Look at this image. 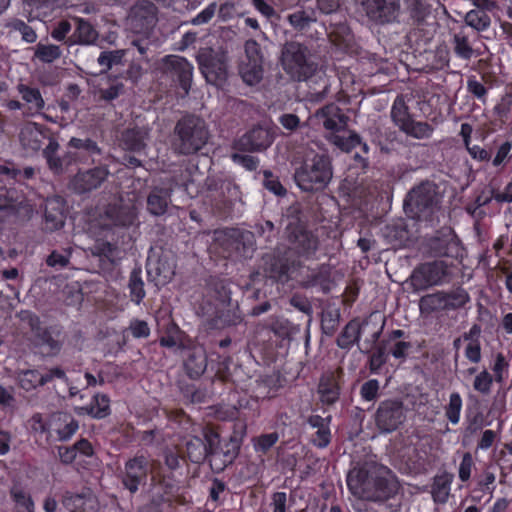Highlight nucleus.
Listing matches in <instances>:
<instances>
[{"label":"nucleus","instance_id":"obj_1","mask_svg":"<svg viewBox=\"0 0 512 512\" xmlns=\"http://www.w3.org/2000/svg\"><path fill=\"white\" fill-rule=\"evenodd\" d=\"M107 221L102 230V237L96 239L91 247L93 255L114 263L119 248L130 246L135 241L138 229V213L134 205L124 203L122 199L110 203L104 211Z\"/></svg>","mask_w":512,"mask_h":512},{"label":"nucleus","instance_id":"obj_2","mask_svg":"<svg viewBox=\"0 0 512 512\" xmlns=\"http://www.w3.org/2000/svg\"><path fill=\"white\" fill-rule=\"evenodd\" d=\"M263 269L269 278L281 284L295 281L304 288L319 287L324 293L330 291L331 273L327 265L310 268L290 252L266 254L263 257Z\"/></svg>","mask_w":512,"mask_h":512},{"label":"nucleus","instance_id":"obj_3","mask_svg":"<svg viewBox=\"0 0 512 512\" xmlns=\"http://www.w3.org/2000/svg\"><path fill=\"white\" fill-rule=\"evenodd\" d=\"M209 130L205 121L192 114L182 116L171 134V149L176 155L197 154L207 144Z\"/></svg>","mask_w":512,"mask_h":512},{"label":"nucleus","instance_id":"obj_4","mask_svg":"<svg viewBox=\"0 0 512 512\" xmlns=\"http://www.w3.org/2000/svg\"><path fill=\"white\" fill-rule=\"evenodd\" d=\"M352 494L373 501H385L393 497L399 488L398 482L364 468L351 470L346 479Z\"/></svg>","mask_w":512,"mask_h":512},{"label":"nucleus","instance_id":"obj_5","mask_svg":"<svg viewBox=\"0 0 512 512\" xmlns=\"http://www.w3.org/2000/svg\"><path fill=\"white\" fill-rule=\"evenodd\" d=\"M209 250L224 259H251L256 250L255 237L240 228L216 229Z\"/></svg>","mask_w":512,"mask_h":512},{"label":"nucleus","instance_id":"obj_6","mask_svg":"<svg viewBox=\"0 0 512 512\" xmlns=\"http://www.w3.org/2000/svg\"><path fill=\"white\" fill-rule=\"evenodd\" d=\"M20 318L31 331V344L44 356H57L67 339L64 327L59 324L43 325L40 317L31 311H21Z\"/></svg>","mask_w":512,"mask_h":512},{"label":"nucleus","instance_id":"obj_7","mask_svg":"<svg viewBox=\"0 0 512 512\" xmlns=\"http://www.w3.org/2000/svg\"><path fill=\"white\" fill-rule=\"evenodd\" d=\"M292 324L284 318H270L259 325L256 331V344L268 361H275L279 349L287 346L291 339Z\"/></svg>","mask_w":512,"mask_h":512},{"label":"nucleus","instance_id":"obj_8","mask_svg":"<svg viewBox=\"0 0 512 512\" xmlns=\"http://www.w3.org/2000/svg\"><path fill=\"white\" fill-rule=\"evenodd\" d=\"M332 178V167L329 157L316 154L305 160L296 169L294 179L297 186L306 192L324 189Z\"/></svg>","mask_w":512,"mask_h":512},{"label":"nucleus","instance_id":"obj_9","mask_svg":"<svg viewBox=\"0 0 512 512\" xmlns=\"http://www.w3.org/2000/svg\"><path fill=\"white\" fill-rule=\"evenodd\" d=\"M437 186L423 181L412 188L404 199V210L413 219L428 220L439 205Z\"/></svg>","mask_w":512,"mask_h":512},{"label":"nucleus","instance_id":"obj_10","mask_svg":"<svg viewBox=\"0 0 512 512\" xmlns=\"http://www.w3.org/2000/svg\"><path fill=\"white\" fill-rule=\"evenodd\" d=\"M287 239L290 243V249L284 252H290L293 257L311 260L316 258L319 249V238L299 219L289 222L286 227Z\"/></svg>","mask_w":512,"mask_h":512},{"label":"nucleus","instance_id":"obj_11","mask_svg":"<svg viewBox=\"0 0 512 512\" xmlns=\"http://www.w3.org/2000/svg\"><path fill=\"white\" fill-rule=\"evenodd\" d=\"M281 63L285 72L296 81L305 79L318 65L308 58L307 47L298 42H289L284 46Z\"/></svg>","mask_w":512,"mask_h":512},{"label":"nucleus","instance_id":"obj_12","mask_svg":"<svg viewBox=\"0 0 512 512\" xmlns=\"http://www.w3.org/2000/svg\"><path fill=\"white\" fill-rule=\"evenodd\" d=\"M210 448L207 461L214 473H221L239 454L240 442L235 437L222 439L218 434L209 435Z\"/></svg>","mask_w":512,"mask_h":512},{"label":"nucleus","instance_id":"obj_13","mask_svg":"<svg viewBox=\"0 0 512 512\" xmlns=\"http://www.w3.org/2000/svg\"><path fill=\"white\" fill-rule=\"evenodd\" d=\"M390 114L394 125L407 136L425 139L429 138L434 131L433 127L427 122L415 121L412 118L409 107L400 96H397L394 100Z\"/></svg>","mask_w":512,"mask_h":512},{"label":"nucleus","instance_id":"obj_14","mask_svg":"<svg viewBox=\"0 0 512 512\" xmlns=\"http://www.w3.org/2000/svg\"><path fill=\"white\" fill-rule=\"evenodd\" d=\"M333 143L340 148L342 151L351 152L355 148H360V152H356L353 157V163L349 165L348 168V176L349 177L356 175V180L359 178L361 174H365L369 167V146L366 142L362 141V138L355 131H350L347 137L341 135H335L333 138Z\"/></svg>","mask_w":512,"mask_h":512},{"label":"nucleus","instance_id":"obj_15","mask_svg":"<svg viewBox=\"0 0 512 512\" xmlns=\"http://www.w3.org/2000/svg\"><path fill=\"white\" fill-rule=\"evenodd\" d=\"M428 252L433 257L459 259L463 257L464 248L461 240L451 227H443L428 239Z\"/></svg>","mask_w":512,"mask_h":512},{"label":"nucleus","instance_id":"obj_16","mask_svg":"<svg viewBox=\"0 0 512 512\" xmlns=\"http://www.w3.org/2000/svg\"><path fill=\"white\" fill-rule=\"evenodd\" d=\"M406 419V409L400 399H385L378 404L374 414L377 428L383 433L396 431Z\"/></svg>","mask_w":512,"mask_h":512},{"label":"nucleus","instance_id":"obj_17","mask_svg":"<svg viewBox=\"0 0 512 512\" xmlns=\"http://www.w3.org/2000/svg\"><path fill=\"white\" fill-rule=\"evenodd\" d=\"M199 68L207 82L215 86H223L228 78V63L224 54L212 50L200 53L197 57Z\"/></svg>","mask_w":512,"mask_h":512},{"label":"nucleus","instance_id":"obj_18","mask_svg":"<svg viewBox=\"0 0 512 512\" xmlns=\"http://www.w3.org/2000/svg\"><path fill=\"white\" fill-rule=\"evenodd\" d=\"M246 60L240 66V74L248 85L259 83L263 77V55L257 41L250 39L245 42Z\"/></svg>","mask_w":512,"mask_h":512},{"label":"nucleus","instance_id":"obj_19","mask_svg":"<svg viewBox=\"0 0 512 512\" xmlns=\"http://www.w3.org/2000/svg\"><path fill=\"white\" fill-rule=\"evenodd\" d=\"M149 460L144 455H135L128 459L124 465L121 482L131 494L136 493L141 486L147 483Z\"/></svg>","mask_w":512,"mask_h":512},{"label":"nucleus","instance_id":"obj_20","mask_svg":"<svg viewBox=\"0 0 512 512\" xmlns=\"http://www.w3.org/2000/svg\"><path fill=\"white\" fill-rule=\"evenodd\" d=\"M163 69L187 95L191 89L193 65L184 57L167 55L163 58Z\"/></svg>","mask_w":512,"mask_h":512},{"label":"nucleus","instance_id":"obj_21","mask_svg":"<svg viewBox=\"0 0 512 512\" xmlns=\"http://www.w3.org/2000/svg\"><path fill=\"white\" fill-rule=\"evenodd\" d=\"M25 199L15 189L0 188V222H16L28 211Z\"/></svg>","mask_w":512,"mask_h":512},{"label":"nucleus","instance_id":"obj_22","mask_svg":"<svg viewBox=\"0 0 512 512\" xmlns=\"http://www.w3.org/2000/svg\"><path fill=\"white\" fill-rule=\"evenodd\" d=\"M273 141L274 136L270 129L256 125L235 141L234 148L242 152H261L266 150Z\"/></svg>","mask_w":512,"mask_h":512},{"label":"nucleus","instance_id":"obj_23","mask_svg":"<svg viewBox=\"0 0 512 512\" xmlns=\"http://www.w3.org/2000/svg\"><path fill=\"white\" fill-rule=\"evenodd\" d=\"M367 17L377 24L395 22L399 16V0H363Z\"/></svg>","mask_w":512,"mask_h":512},{"label":"nucleus","instance_id":"obj_24","mask_svg":"<svg viewBox=\"0 0 512 512\" xmlns=\"http://www.w3.org/2000/svg\"><path fill=\"white\" fill-rule=\"evenodd\" d=\"M307 85L305 100L312 104L322 102L329 94L331 82L326 72L317 65L315 71L308 73L305 79H302Z\"/></svg>","mask_w":512,"mask_h":512},{"label":"nucleus","instance_id":"obj_25","mask_svg":"<svg viewBox=\"0 0 512 512\" xmlns=\"http://www.w3.org/2000/svg\"><path fill=\"white\" fill-rule=\"evenodd\" d=\"M448 275V265L444 261L426 262L418 266L413 274V280L419 287L438 285Z\"/></svg>","mask_w":512,"mask_h":512},{"label":"nucleus","instance_id":"obj_26","mask_svg":"<svg viewBox=\"0 0 512 512\" xmlns=\"http://www.w3.org/2000/svg\"><path fill=\"white\" fill-rule=\"evenodd\" d=\"M109 171L105 167H94L84 171H78L73 177L71 185L75 192L84 194L97 189L106 180Z\"/></svg>","mask_w":512,"mask_h":512},{"label":"nucleus","instance_id":"obj_27","mask_svg":"<svg viewBox=\"0 0 512 512\" xmlns=\"http://www.w3.org/2000/svg\"><path fill=\"white\" fill-rule=\"evenodd\" d=\"M79 429V422L68 412H56L50 417V430L52 438L58 441H69Z\"/></svg>","mask_w":512,"mask_h":512},{"label":"nucleus","instance_id":"obj_28","mask_svg":"<svg viewBox=\"0 0 512 512\" xmlns=\"http://www.w3.org/2000/svg\"><path fill=\"white\" fill-rule=\"evenodd\" d=\"M436 31L437 23L435 21L419 22V24L412 25L406 35V39L409 46L414 48L415 51L426 52L427 47L435 37Z\"/></svg>","mask_w":512,"mask_h":512},{"label":"nucleus","instance_id":"obj_29","mask_svg":"<svg viewBox=\"0 0 512 512\" xmlns=\"http://www.w3.org/2000/svg\"><path fill=\"white\" fill-rule=\"evenodd\" d=\"M490 163L498 171H504L512 166V140L502 135H496L491 141Z\"/></svg>","mask_w":512,"mask_h":512},{"label":"nucleus","instance_id":"obj_30","mask_svg":"<svg viewBox=\"0 0 512 512\" xmlns=\"http://www.w3.org/2000/svg\"><path fill=\"white\" fill-rule=\"evenodd\" d=\"M66 219V202L57 196L47 199L44 210V229L53 232L61 229Z\"/></svg>","mask_w":512,"mask_h":512},{"label":"nucleus","instance_id":"obj_31","mask_svg":"<svg viewBox=\"0 0 512 512\" xmlns=\"http://www.w3.org/2000/svg\"><path fill=\"white\" fill-rule=\"evenodd\" d=\"M408 337L404 330L394 329L387 332L381 342L389 355L405 361L412 348V343L406 340Z\"/></svg>","mask_w":512,"mask_h":512},{"label":"nucleus","instance_id":"obj_32","mask_svg":"<svg viewBox=\"0 0 512 512\" xmlns=\"http://www.w3.org/2000/svg\"><path fill=\"white\" fill-rule=\"evenodd\" d=\"M314 117L322 123L323 127L332 132H339L347 125L348 117L343 114L342 110L335 103H329L319 108Z\"/></svg>","mask_w":512,"mask_h":512},{"label":"nucleus","instance_id":"obj_33","mask_svg":"<svg viewBox=\"0 0 512 512\" xmlns=\"http://www.w3.org/2000/svg\"><path fill=\"white\" fill-rule=\"evenodd\" d=\"M183 368L190 379H199L207 369V355L203 348L194 347L185 352Z\"/></svg>","mask_w":512,"mask_h":512},{"label":"nucleus","instance_id":"obj_34","mask_svg":"<svg viewBox=\"0 0 512 512\" xmlns=\"http://www.w3.org/2000/svg\"><path fill=\"white\" fill-rule=\"evenodd\" d=\"M382 235L386 242L394 248L404 247L410 240V231L403 220L386 224L382 229Z\"/></svg>","mask_w":512,"mask_h":512},{"label":"nucleus","instance_id":"obj_35","mask_svg":"<svg viewBox=\"0 0 512 512\" xmlns=\"http://www.w3.org/2000/svg\"><path fill=\"white\" fill-rule=\"evenodd\" d=\"M340 384L333 374L324 375L320 378L318 394L324 405L335 404L340 397Z\"/></svg>","mask_w":512,"mask_h":512},{"label":"nucleus","instance_id":"obj_36","mask_svg":"<svg viewBox=\"0 0 512 512\" xmlns=\"http://www.w3.org/2000/svg\"><path fill=\"white\" fill-rule=\"evenodd\" d=\"M453 475L447 472L436 475L431 485V495L437 504H445L448 501Z\"/></svg>","mask_w":512,"mask_h":512},{"label":"nucleus","instance_id":"obj_37","mask_svg":"<svg viewBox=\"0 0 512 512\" xmlns=\"http://www.w3.org/2000/svg\"><path fill=\"white\" fill-rule=\"evenodd\" d=\"M16 88L29 111L38 113L44 109L45 101L39 88L23 83H19Z\"/></svg>","mask_w":512,"mask_h":512},{"label":"nucleus","instance_id":"obj_38","mask_svg":"<svg viewBox=\"0 0 512 512\" xmlns=\"http://www.w3.org/2000/svg\"><path fill=\"white\" fill-rule=\"evenodd\" d=\"M209 448V435H205V441L194 437L186 443V457L192 463L201 464L207 460Z\"/></svg>","mask_w":512,"mask_h":512},{"label":"nucleus","instance_id":"obj_39","mask_svg":"<svg viewBox=\"0 0 512 512\" xmlns=\"http://www.w3.org/2000/svg\"><path fill=\"white\" fill-rule=\"evenodd\" d=\"M80 409L92 418L104 419L111 414L110 398L104 393H97L92 397L89 405Z\"/></svg>","mask_w":512,"mask_h":512},{"label":"nucleus","instance_id":"obj_40","mask_svg":"<svg viewBox=\"0 0 512 512\" xmlns=\"http://www.w3.org/2000/svg\"><path fill=\"white\" fill-rule=\"evenodd\" d=\"M76 28L69 38L70 44H91L97 39V31L89 21L75 18Z\"/></svg>","mask_w":512,"mask_h":512},{"label":"nucleus","instance_id":"obj_41","mask_svg":"<svg viewBox=\"0 0 512 512\" xmlns=\"http://www.w3.org/2000/svg\"><path fill=\"white\" fill-rule=\"evenodd\" d=\"M361 337V328L356 320L349 321L336 339L339 348L350 350L355 343H358Z\"/></svg>","mask_w":512,"mask_h":512},{"label":"nucleus","instance_id":"obj_42","mask_svg":"<svg viewBox=\"0 0 512 512\" xmlns=\"http://www.w3.org/2000/svg\"><path fill=\"white\" fill-rule=\"evenodd\" d=\"M121 143L125 150L140 152L146 146L145 133L138 127L128 128L122 132Z\"/></svg>","mask_w":512,"mask_h":512},{"label":"nucleus","instance_id":"obj_43","mask_svg":"<svg viewBox=\"0 0 512 512\" xmlns=\"http://www.w3.org/2000/svg\"><path fill=\"white\" fill-rule=\"evenodd\" d=\"M169 195L164 189H154L148 195L147 198V209L148 211L156 216H160L166 213L168 208Z\"/></svg>","mask_w":512,"mask_h":512},{"label":"nucleus","instance_id":"obj_44","mask_svg":"<svg viewBox=\"0 0 512 512\" xmlns=\"http://www.w3.org/2000/svg\"><path fill=\"white\" fill-rule=\"evenodd\" d=\"M453 52L456 57L470 60L474 55L470 37L464 29L455 33L452 40Z\"/></svg>","mask_w":512,"mask_h":512},{"label":"nucleus","instance_id":"obj_45","mask_svg":"<svg viewBox=\"0 0 512 512\" xmlns=\"http://www.w3.org/2000/svg\"><path fill=\"white\" fill-rule=\"evenodd\" d=\"M419 309L422 314H431L436 311H446L444 291L427 294L420 298Z\"/></svg>","mask_w":512,"mask_h":512},{"label":"nucleus","instance_id":"obj_46","mask_svg":"<svg viewBox=\"0 0 512 512\" xmlns=\"http://www.w3.org/2000/svg\"><path fill=\"white\" fill-rule=\"evenodd\" d=\"M128 289L131 301L139 305L146 296L141 268H134L130 272Z\"/></svg>","mask_w":512,"mask_h":512},{"label":"nucleus","instance_id":"obj_47","mask_svg":"<svg viewBox=\"0 0 512 512\" xmlns=\"http://www.w3.org/2000/svg\"><path fill=\"white\" fill-rule=\"evenodd\" d=\"M465 23L477 32L486 31L491 25V18L482 8L472 9L465 16Z\"/></svg>","mask_w":512,"mask_h":512},{"label":"nucleus","instance_id":"obj_48","mask_svg":"<svg viewBox=\"0 0 512 512\" xmlns=\"http://www.w3.org/2000/svg\"><path fill=\"white\" fill-rule=\"evenodd\" d=\"M463 400L459 392H452L449 395L448 403L444 406L445 417L452 425L460 422Z\"/></svg>","mask_w":512,"mask_h":512},{"label":"nucleus","instance_id":"obj_49","mask_svg":"<svg viewBox=\"0 0 512 512\" xmlns=\"http://www.w3.org/2000/svg\"><path fill=\"white\" fill-rule=\"evenodd\" d=\"M10 496L17 512H35V504L31 495L22 488L13 487Z\"/></svg>","mask_w":512,"mask_h":512},{"label":"nucleus","instance_id":"obj_50","mask_svg":"<svg viewBox=\"0 0 512 512\" xmlns=\"http://www.w3.org/2000/svg\"><path fill=\"white\" fill-rule=\"evenodd\" d=\"M444 298L446 310L463 308L470 301L468 292L462 287H458L449 292L444 291Z\"/></svg>","mask_w":512,"mask_h":512},{"label":"nucleus","instance_id":"obj_51","mask_svg":"<svg viewBox=\"0 0 512 512\" xmlns=\"http://www.w3.org/2000/svg\"><path fill=\"white\" fill-rule=\"evenodd\" d=\"M408 13L411 25L419 24V22H428L427 17L430 15V6L422 0H412L408 6Z\"/></svg>","mask_w":512,"mask_h":512},{"label":"nucleus","instance_id":"obj_52","mask_svg":"<svg viewBox=\"0 0 512 512\" xmlns=\"http://www.w3.org/2000/svg\"><path fill=\"white\" fill-rule=\"evenodd\" d=\"M6 27L21 34L22 40L26 43H34L37 39L35 30L23 20L13 18L7 22Z\"/></svg>","mask_w":512,"mask_h":512},{"label":"nucleus","instance_id":"obj_53","mask_svg":"<svg viewBox=\"0 0 512 512\" xmlns=\"http://www.w3.org/2000/svg\"><path fill=\"white\" fill-rule=\"evenodd\" d=\"M41 371L37 369H28L19 375V386L25 391H31L42 386Z\"/></svg>","mask_w":512,"mask_h":512},{"label":"nucleus","instance_id":"obj_54","mask_svg":"<svg viewBox=\"0 0 512 512\" xmlns=\"http://www.w3.org/2000/svg\"><path fill=\"white\" fill-rule=\"evenodd\" d=\"M389 354L385 345L380 341L376 349L369 357V370L373 374L379 373L380 369L387 363Z\"/></svg>","mask_w":512,"mask_h":512},{"label":"nucleus","instance_id":"obj_55","mask_svg":"<svg viewBox=\"0 0 512 512\" xmlns=\"http://www.w3.org/2000/svg\"><path fill=\"white\" fill-rule=\"evenodd\" d=\"M62 504L70 512H86V497L82 494L66 492Z\"/></svg>","mask_w":512,"mask_h":512},{"label":"nucleus","instance_id":"obj_56","mask_svg":"<svg viewBox=\"0 0 512 512\" xmlns=\"http://www.w3.org/2000/svg\"><path fill=\"white\" fill-rule=\"evenodd\" d=\"M449 51L446 48H438L432 56L431 63L427 64L424 70L431 73L449 67Z\"/></svg>","mask_w":512,"mask_h":512},{"label":"nucleus","instance_id":"obj_57","mask_svg":"<svg viewBox=\"0 0 512 512\" xmlns=\"http://www.w3.org/2000/svg\"><path fill=\"white\" fill-rule=\"evenodd\" d=\"M279 440L277 432L261 434L253 439L254 450L266 454Z\"/></svg>","mask_w":512,"mask_h":512},{"label":"nucleus","instance_id":"obj_58","mask_svg":"<svg viewBox=\"0 0 512 512\" xmlns=\"http://www.w3.org/2000/svg\"><path fill=\"white\" fill-rule=\"evenodd\" d=\"M42 386L55 381L67 382L66 371L61 366L44 367L41 370Z\"/></svg>","mask_w":512,"mask_h":512},{"label":"nucleus","instance_id":"obj_59","mask_svg":"<svg viewBox=\"0 0 512 512\" xmlns=\"http://www.w3.org/2000/svg\"><path fill=\"white\" fill-rule=\"evenodd\" d=\"M293 503L294 499L292 496L288 498L286 492L277 491L271 494L269 505L272 512H288Z\"/></svg>","mask_w":512,"mask_h":512},{"label":"nucleus","instance_id":"obj_60","mask_svg":"<svg viewBox=\"0 0 512 512\" xmlns=\"http://www.w3.org/2000/svg\"><path fill=\"white\" fill-rule=\"evenodd\" d=\"M68 146L73 149L83 150L89 155H99L101 153L97 142L91 138L81 139L72 137L68 142Z\"/></svg>","mask_w":512,"mask_h":512},{"label":"nucleus","instance_id":"obj_61","mask_svg":"<svg viewBox=\"0 0 512 512\" xmlns=\"http://www.w3.org/2000/svg\"><path fill=\"white\" fill-rule=\"evenodd\" d=\"M35 56L44 63H51L61 56V50L57 45L38 44Z\"/></svg>","mask_w":512,"mask_h":512},{"label":"nucleus","instance_id":"obj_62","mask_svg":"<svg viewBox=\"0 0 512 512\" xmlns=\"http://www.w3.org/2000/svg\"><path fill=\"white\" fill-rule=\"evenodd\" d=\"M493 376L486 370L477 374L473 381V388L482 395H489L493 385Z\"/></svg>","mask_w":512,"mask_h":512},{"label":"nucleus","instance_id":"obj_63","mask_svg":"<svg viewBox=\"0 0 512 512\" xmlns=\"http://www.w3.org/2000/svg\"><path fill=\"white\" fill-rule=\"evenodd\" d=\"M467 91L478 101L485 103L488 97V89L484 84L471 75L467 78Z\"/></svg>","mask_w":512,"mask_h":512},{"label":"nucleus","instance_id":"obj_64","mask_svg":"<svg viewBox=\"0 0 512 512\" xmlns=\"http://www.w3.org/2000/svg\"><path fill=\"white\" fill-rule=\"evenodd\" d=\"M496 269L498 270L500 277H504L506 290L512 294V261L507 258H501L496 265Z\"/></svg>","mask_w":512,"mask_h":512}]
</instances>
